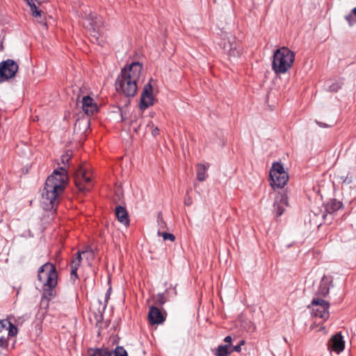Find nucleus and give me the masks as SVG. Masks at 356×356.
Here are the masks:
<instances>
[{"instance_id":"obj_1","label":"nucleus","mask_w":356,"mask_h":356,"mask_svg":"<svg viewBox=\"0 0 356 356\" xmlns=\"http://www.w3.org/2000/svg\"><path fill=\"white\" fill-rule=\"evenodd\" d=\"M68 175L65 167L55 169L45 182L42 193V204L46 210L55 209L58 204V197L67 184Z\"/></svg>"},{"instance_id":"obj_2","label":"nucleus","mask_w":356,"mask_h":356,"mask_svg":"<svg viewBox=\"0 0 356 356\" xmlns=\"http://www.w3.org/2000/svg\"><path fill=\"white\" fill-rule=\"evenodd\" d=\"M143 65L133 62L125 65L115 80L116 90L127 97H134L138 90V82L141 76Z\"/></svg>"},{"instance_id":"obj_3","label":"nucleus","mask_w":356,"mask_h":356,"mask_svg":"<svg viewBox=\"0 0 356 356\" xmlns=\"http://www.w3.org/2000/svg\"><path fill=\"white\" fill-rule=\"evenodd\" d=\"M294 59L293 51L287 47H281L273 54L272 69L275 74H284L291 67Z\"/></svg>"},{"instance_id":"obj_4","label":"nucleus","mask_w":356,"mask_h":356,"mask_svg":"<svg viewBox=\"0 0 356 356\" xmlns=\"http://www.w3.org/2000/svg\"><path fill=\"white\" fill-rule=\"evenodd\" d=\"M270 185L273 189L282 188L289 181L288 173L283 165L279 162L273 163L270 170Z\"/></svg>"},{"instance_id":"obj_5","label":"nucleus","mask_w":356,"mask_h":356,"mask_svg":"<svg viewBox=\"0 0 356 356\" xmlns=\"http://www.w3.org/2000/svg\"><path fill=\"white\" fill-rule=\"evenodd\" d=\"M38 279L42 286H57L58 273L55 265L47 262L38 269Z\"/></svg>"},{"instance_id":"obj_6","label":"nucleus","mask_w":356,"mask_h":356,"mask_svg":"<svg viewBox=\"0 0 356 356\" xmlns=\"http://www.w3.org/2000/svg\"><path fill=\"white\" fill-rule=\"evenodd\" d=\"M19 69L18 64L12 59H7L0 63V82L14 77Z\"/></svg>"},{"instance_id":"obj_7","label":"nucleus","mask_w":356,"mask_h":356,"mask_svg":"<svg viewBox=\"0 0 356 356\" xmlns=\"http://www.w3.org/2000/svg\"><path fill=\"white\" fill-rule=\"evenodd\" d=\"M312 313L316 317H319L323 320L329 318L330 304L327 301L321 298H314L311 303Z\"/></svg>"},{"instance_id":"obj_8","label":"nucleus","mask_w":356,"mask_h":356,"mask_svg":"<svg viewBox=\"0 0 356 356\" xmlns=\"http://www.w3.org/2000/svg\"><path fill=\"white\" fill-rule=\"evenodd\" d=\"M75 184L79 191L86 193L90 190L91 178L86 174V170L79 167L76 172Z\"/></svg>"},{"instance_id":"obj_9","label":"nucleus","mask_w":356,"mask_h":356,"mask_svg":"<svg viewBox=\"0 0 356 356\" xmlns=\"http://www.w3.org/2000/svg\"><path fill=\"white\" fill-rule=\"evenodd\" d=\"M223 48L229 57L239 58L243 53L242 44L235 38L229 39L227 42L225 43Z\"/></svg>"},{"instance_id":"obj_10","label":"nucleus","mask_w":356,"mask_h":356,"mask_svg":"<svg viewBox=\"0 0 356 356\" xmlns=\"http://www.w3.org/2000/svg\"><path fill=\"white\" fill-rule=\"evenodd\" d=\"M152 92L153 88L149 82L144 86L140 100V108L141 110L144 111L154 104Z\"/></svg>"},{"instance_id":"obj_11","label":"nucleus","mask_w":356,"mask_h":356,"mask_svg":"<svg viewBox=\"0 0 356 356\" xmlns=\"http://www.w3.org/2000/svg\"><path fill=\"white\" fill-rule=\"evenodd\" d=\"M166 313H163L156 307L151 306L149 308L148 320L151 325L161 324L165 321Z\"/></svg>"},{"instance_id":"obj_12","label":"nucleus","mask_w":356,"mask_h":356,"mask_svg":"<svg viewBox=\"0 0 356 356\" xmlns=\"http://www.w3.org/2000/svg\"><path fill=\"white\" fill-rule=\"evenodd\" d=\"M345 347V341L341 332L333 335L328 342V349L339 353L342 352Z\"/></svg>"},{"instance_id":"obj_13","label":"nucleus","mask_w":356,"mask_h":356,"mask_svg":"<svg viewBox=\"0 0 356 356\" xmlns=\"http://www.w3.org/2000/svg\"><path fill=\"white\" fill-rule=\"evenodd\" d=\"M56 286H42V295L40 304L45 307L49 306V302L56 296Z\"/></svg>"},{"instance_id":"obj_14","label":"nucleus","mask_w":356,"mask_h":356,"mask_svg":"<svg viewBox=\"0 0 356 356\" xmlns=\"http://www.w3.org/2000/svg\"><path fill=\"white\" fill-rule=\"evenodd\" d=\"M81 104L83 111L88 115H93L98 109L97 105L94 99L88 95L84 96L82 98Z\"/></svg>"},{"instance_id":"obj_15","label":"nucleus","mask_w":356,"mask_h":356,"mask_svg":"<svg viewBox=\"0 0 356 356\" xmlns=\"http://www.w3.org/2000/svg\"><path fill=\"white\" fill-rule=\"evenodd\" d=\"M332 284V277L323 275L320 282V284L316 292V295L325 297L330 291V286Z\"/></svg>"},{"instance_id":"obj_16","label":"nucleus","mask_w":356,"mask_h":356,"mask_svg":"<svg viewBox=\"0 0 356 356\" xmlns=\"http://www.w3.org/2000/svg\"><path fill=\"white\" fill-rule=\"evenodd\" d=\"M288 206V198L285 194H281L277 196L273 206L277 216L282 215L284 211V207Z\"/></svg>"},{"instance_id":"obj_17","label":"nucleus","mask_w":356,"mask_h":356,"mask_svg":"<svg viewBox=\"0 0 356 356\" xmlns=\"http://www.w3.org/2000/svg\"><path fill=\"white\" fill-rule=\"evenodd\" d=\"M115 213L117 219L120 222L125 226L129 225V218L127 209L121 205H118L115 209Z\"/></svg>"},{"instance_id":"obj_18","label":"nucleus","mask_w":356,"mask_h":356,"mask_svg":"<svg viewBox=\"0 0 356 356\" xmlns=\"http://www.w3.org/2000/svg\"><path fill=\"white\" fill-rule=\"evenodd\" d=\"M343 208V203L336 199L330 200L325 205V210L329 213H332Z\"/></svg>"},{"instance_id":"obj_19","label":"nucleus","mask_w":356,"mask_h":356,"mask_svg":"<svg viewBox=\"0 0 356 356\" xmlns=\"http://www.w3.org/2000/svg\"><path fill=\"white\" fill-rule=\"evenodd\" d=\"M209 165L207 164L198 163L197 165V179L200 181H204L207 177V170Z\"/></svg>"},{"instance_id":"obj_20","label":"nucleus","mask_w":356,"mask_h":356,"mask_svg":"<svg viewBox=\"0 0 356 356\" xmlns=\"http://www.w3.org/2000/svg\"><path fill=\"white\" fill-rule=\"evenodd\" d=\"M232 353L229 344L219 345L216 350V356H229Z\"/></svg>"},{"instance_id":"obj_21","label":"nucleus","mask_w":356,"mask_h":356,"mask_svg":"<svg viewBox=\"0 0 356 356\" xmlns=\"http://www.w3.org/2000/svg\"><path fill=\"white\" fill-rule=\"evenodd\" d=\"M350 26H353L356 23V7L354 8L351 13L345 17Z\"/></svg>"},{"instance_id":"obj_22","label":"nucleus","mask_w":356,"mask_h":356,"mask_svg":"<svg viewBox=\"0 0 356 356\" xmlns=\"http://www.w3.org/2000/svg\"><path fill=\"white\" fill-rule=\"evenodd\" d=\"M342 86V83L338 81L330 83H327V90L330 92H337Z\"/></svg>"},{"instance_id":"obj_23","label":"nucleus","mask_w":356,"mask_h":356,"mask_svg":"<svg viewBox=\"0 0 356 356\" xmlns=\"http://www.w3.org/2000/svg\"><path fill=\"white\" fill-rule=\"evenodd\" d=\"M113 356H128L127 351L123 346H118L113 351Z\"/></svg>"},{"instance_id":"obj_24","label":"nucleus","mask_w":356,"mask_h":356,"mask_svg":"<svg viewBox=\"0 0 356 356\" xmlns=\"http://www.w3.org/2000/svg\"><path fill=\"white\" fill-rule=\"evenodd\" d=\"M7 328L8 329V335L10 337H15L17 334V327L9 321V324H8Z\"/></svg>"},{"instance_id":"obj_25","label":"nucleus","mask_w":356,"mask_h":356,"mask_svg":"<svg viewBox=\"0 0 356 356\" xmlns=\"http://www.w3.org/2000/svg\"><path fill=\"white\" fill-rule=\"evenodd\" d=\"M158 234L159 236H162L163 238L164 241H167V240H169L170 241H174L175 240V236L174 234H170V233H167V232H158Z\"/></svg>"},{"instance_id":"obj_26","label":"nucleus","mask_w":356,"mask_h":356,"mask_svg":"<svg viewBox=\"0 0 356 356\" xmlns=\"http://www.w3.org/2000/svg\"><path fill=\"white\" fill-rule=\"evenodd\" d=\"M340 179H341L343 184L348 185L353 182V177L351 174L348 173L346 176H341Z\"/></svg>"},{"instance_id":"obj_27","label":"nucleus","mask_w":356,"mask_h":356,"mask_svg":"<svg viewBox=\"0 0 356 356\" xmlns=\"http://www.w3.org/2000/svg\"><path fill=\"white\" fill-rule=\"evenodd\" d=\"M113 355V351H111L107 348H99V352L98 354V356H112Z\"/></svg>"},{"instance_id":"obj_28","label":"nucleus","mask_w":356,"mask_h":356,"mask_svg":"<svg viewBox=\"0 0 356 356\" xmlns=\"http://www.w3.org/2000/svg\"><path fill=\"white\" fill-rule=\"evenodd\" d=\"M79 267V266H78L77 264H71V278L72 279L73 277L74 279L78 278L77 270H78Z\"/></svg>"},{"instance_id":"obj_29","label":"nucleus","mask_w":356,"mask_h":356,"mask_svg":"<svg viewBox=\"0 0 356 356\" xmlns=\"http://www.w3.org/2000/svg\"><path fill=\"white\" fill-rule=\"evenodd\" d=\"M165 302V298L163 294L159 293L157 295L155 299V303L156 305L162 306Z\"/></svg>"},{"instance_id":"obj_30","label":"nucleus","mask_w":356,"mask_h":356,"mask_svg":"<svg viewBox=\"0 0 356 356\" xmlns=\"http://www.w3.org/2000/svg\"><path fill=\"white\" fill-rule=\"evenodd\" d=\"M81 262V253L80 252H78L76 253L75 257L72 259L71 264H77L78 266H80Z\"/></svg>"},{"instance_id":"obj_31","label":"nucleus","mask_w":356,"mask_h":356,"mask_svg":"<svg viewBox=\"0 0 356 356\" xmlns=\"http://www.w3.org/2000/svg\"><path fill=\"white\" fill-rule=\"evenodd\" d=\"M111 287H109L106 292V294H105V299H104V307H103V309L105 310L106 307H107V304H108V300L110 299V296H111Z\"/></svg>"},{"instance_id":"obj_32","label":"nucleus","mask_w":356,"mask_h":356,"mask_svg":"<svg viewBox=\"0 0 356 356\" xmlns=\"http://www.w3.org/2000/svg\"><path fill=\"white\" fill-rule=\"evenodd\" d=\"M99 352V348H90L88 349V356H98Z\"/></svg>"},{"instance_id":"obj_33","label":"nucleus","mask_w":356,"mask_h":356,"mask_svg":"<svg viewBox=\"0 0 356 356\" xmlns=\"http://www.w3.org/2000/svg\"><path fill=\"white\" fill-rule=\"evenodd\" d=\"M61 162L64 165L67 164L70 160L71 159V156L68 154L67 153L64 154L61 156Z\"/></svg>"},{"instance_id":"obj_34","label":"nucleus","mask_w":356,"mask_h":356,"mask_svg":"<svg viewBox=\"0 0 356 356\" xmlns=\"http://www.w3.org/2000/svg\"><path fill=\"white\" fill-rule=\"evenodd\" d=\"M99 33L95 31V30H93L92 31V38H91L92 42L99 43Z\"/></svg>"},{"instance_id":"obj_35","label":"nucleus","mask_w":356,"mask_h":356,"mask_svg":"<svg viewBox=\"0 0 356 356\" xmlns=\"http://www.w3.org/2000/svg\"><path fill=\"white\" fill-rule=\"evenodd\" d=\"M8 345V339L3 337H0V347L6 348Z\"/></svg>"},{"instance_id":"obj_36","label":"nucleus","mask_w":356,"mask_h":356,"mask_svg":"<svg viewBox=\"0 0 356 356\" xmlns=\"http://www.w3.org/2000/svg\"><path fill=\"white\" fill-rule=\"evenodd\" d=\"M8 324H9L8 319L0 320V332H1L3 328H7Z\"/></svg>"},{"instance_id":"obj_37","label":"nucleus","mask_w":356,"mask_h":356,"mask_svg":"<svg viewBox=\"0 0 356 356\" xmlns=\"http://www.w3.org/2000/svg\"><path fill=\"white\" fill-rule=\"evenodd\" d=\"M152 134L154 136H156L157 135L159 134V129L157 127H154V126H152Z\"/></svg>"},{"instance_id":"obj_38","label":"nucleus","mask_w":356,"mask_h":356,"mask_svg":"<svg viewBox=\"0 0 356 356\" xmlns=\"http://www.w3.org/2000/svg\"><path fill=\"white\" fill-rule=\"evenodd\" d=\"M231 350H232V352L235 351V352L239 353L241 350V347L240 346V345L238 344L237 346H233L231 348Z\"/></svg>"},{"instance_id":"obj_39","label":"nucleus","mask_w":356,"mask_h":356,"mask_svg":"<svg viewBox=\"0 0 356 356\" xmlns=\"http://www.w3.org/2000/svg\"><path fill=\"white\" fill-rule=\"evenodd\" d=\"M232 338L231 336H227L225 339H224V341L225 343H227V344H229L230 346L231 343H232Z\"/></svg>"},{"instance_id":"obj_40","label":"nucleus","mask_w":356,"mask_h":356,"mask_svg":"<svg viewBox=\"0 0 356 356\" xmlns=\"http://www.w3.org/2000/svg\"><path fill=\"white\" fill-rule=\"evenodd\" d=\"M184 203L186 205H190L191 204V199L190 197L186 198Z\"/></svg>"},{"instance_id":"obj_41","label":"nucleus","mask_w":356,"mask_h":356,"mask_svg":"<svg viewBox=\"0 0 356 356\" xmlns=\"http://www.w3.org/2000/svg\"><path fill=\"white\" fill-rule=\"evenodd\" d=\"M158 222H159V223H160V222L162 223L163 222L161 213L159 214V216H158Z\"/></svg>"},{"instance_id":"obj_42","label":"nucleus","mask_w":356,"mask_h":356,"mask_svg":"<svg viewBox=\"0 0 356 356\" xmlns=\"http://www.w3.org/2000/svg\"><path fill=\"white\" fill-rule=\"evenodd\" d=\"M244 344H245V341L244 340H241L238 345H240V346L241 347V346H243Z\"/></svg>"},{"instance_id":"obj_43","label":"nucleus","mask_w":356,"mask_h":356,"mask_svg":"<svg viewBox=\"0 0 356 356\" xmlns=\"http://www.w3.org/2000/svg\"><path fill=\"white\" fill-rule=\"evenodd\" d=\"M122 120H124L123 114L121 113Z\"/></svg>"},{"instance_id":"obj_44","label":"nucleus","mask_w":356,"mask_h":356,"mask_svg":"<svg viewBox=\"0 0 356 356\" xmlns=\"http://www.w3.org/2000/svg\"><path fill=\"white\" fill-rule=\"evenodd\" d=\"M320 125H321V127H326V125H325V124H323H323H321H321H320Z\"/></svg>"}]
</instances>
